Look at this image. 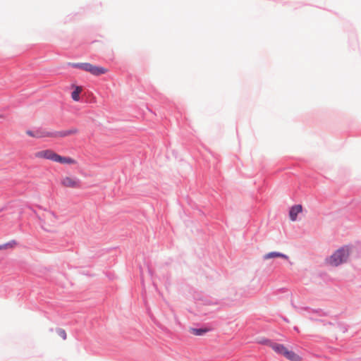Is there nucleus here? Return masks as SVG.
Masks as SVG:
<instances>
[{
  "label": "nucleus",
  "mask_w": 361,
  "mask_h": 361,
  "mask_svg": "<svg viewBox=\"0 0 361 361\" xmlns=\"http://www.w3.org/2000/svg\"><path fill=\"white\" fill-rule=\"evenodd\" d=\"M35 157L37 159L49 160L61 164L75 165L78 164L75 159L61 156L50 149L38 151L35 153Z\"/></svg>",
  "instance_id": "nucleus-1"
},
{
  "label": "nucleus",
  "mask_w": 361,
  "mask_h": 361,
  "mask_svg": "<svg viewBox=\"0 0 361 361\" xmlns=\"http://www.w3.org/2000/svg\"><path fill=\"white\" fill-rule=\"evenodd\" d=\"M269 346L278 355L284 357L289 361H302L300 355L293 350H289L286 346L281 343L275 342H269Z\"/></svg>",
  "instance_id": "nucleus-2"
},
{
  "label": "nucleus",
  "mask_w": 361,
  "mask_h": 361,
  "mask_svg": "<svg viewBox=\"0 0 361 361\" xmlns=\"http://www.w3.org/2000/svg\"><path fill=\"white\" fill-rule=\"evenodd\" d=\"M77 133V130H69L63 132H55L51 133L44 130H26V134L28 136L35 138H42V137H66Z\"/></svg>",
  "instance_id": "nucleus-3"
},
{
  "label": "nucleus",
  "mask_w": 361,
  "mask_h": 361,
  "mask_svg": "<svg viewBox=\"0 0 361 361\" xmlns=\"http://www.w3.org/2000/svg\"><path fill=\"white\" fill-rule=\"evenodd\" d=\"M41 228L47 232H52L56 227L57 216L51 212L44 213L39 218Z\"/></svg>",
  "instance_id": "nucleus-4"
},
{
  "label": "nucleus",
  "mask_w": 361,
  "mask_h": 361,
  "mask_svg": "<svg viewBox=\"0 0 361 361\" xmlns=\"http://www.w3.org/2000/svg\"><path fill=\"white\" fill-rule=\"evenodd\" d=\"M70 65L72 67L80 68L95 76H99L108 72L107 68L102 66H97L90 63H70Z\"/></svg>",
  "instance_id": "nucleus-5"
},
{
  "label": "nucleus",
  "mask_w": 361,
  "mask_h": 361,
  "mask_svg": "<svg viewBox=\"0 0 361 361\" xmlns=\"http://www.w3.org/2000/svg\"><path fill=\"white\" fill-rule=\"evenodd\" d=\"M60 185L64 188L78 189L81 187V182L74 176H65L60 180Z\"/></svg>",
  "instance_id": "nucleus-6"
},
{
  "label": "nucleus",
  "mask_w": 361,
  "mask_h": 361,
  "mask_svg": "<svg viewBox=\"0 0 361 361\" xmlns=\"http://www.w3.org/2000/svg\"><path fill=\"white\" fill-rule=\"evenodd\" d=\"M302 205H300V204H297V205L293 206L290 208V212H289L290 219L293 221H295L297 219L298 214L299 213H300L302 212Z\"/></svg>",
  "instance_id": "nucleus-7"
},
{
  "label": "nucleus",
  "mask_w": 361,
  "mask_h": 361,
  "mask_svg": "<svg viewBox=\"0 0 361 361\" xmlns=\"http://www.w3.org/2000/svg\"><path fill=\"white\" fill-rule=\"evenodd\" d=\"M350 253V247L349 246H343L340 249V263L345 262Z\"/></svg>",
  "instance_id": "nucleus-8"
},
{
  "label": "nucleus",
  "mask_w": 361,
  "mask_h": 361,
  "mask_svg": "<svg viewBox=\"0 0 361 361\" xmlns=\"http://www.w3.org/2000/svg\"><path fill=\"white\" fill-rule=\"evenodd\" d=\"M326 263L330 267H337L338 265V251H335L327 258Z\"/></svg>",
  "instance_id": "nucleus-9"
},
{
  "label": "nucleus",
  "mask_w": 361,
  "mask_h": 361,
  "mask_svg": "<svg viewBox=\"0 0 361 361\" xmlns=\"http://www.w3.org/2000/svg\"><path fill=\"white\" fill-rule=\"evenodd\" d=\"M212 329L211 327H204V328H190V332L195 336H202L204 334L210 331Z\"/></svg>",
  "instance_id": "nucleus-10"
},
{
  "label": "nucleus",
  "mask_w": 361,
  "mask_h": 361,
  "mask_svg": "<svg viewBox=\"0 0 361 361\" xmlns=\"http://www.w3.org/2000/svg\"><path fill=\"white\" fill-rule=\"evenodd\" d=\"M274 257H281L287 259L288 257L283 253L279 252H271L263 256L264 259H269Z\"/></svg>",
  "instance_id": "nucleus-11"
},
{
  "label": "nucleus",
  "mask_w": 361,
  "mask_h": 361,
  "mask_svg": "<svg viewBox=\"0 0 361 361\" xmlns=\"http://www.w3.org/2000/svg\"><path fill=\"white\" fill-rule=\"evenodd\" d=\"M18 245L17 242L12 240L6 243L0 245V250L13 249Z\"/></svg>",
  "instance_id": "nucleus-12"
},
{
  "label": "nucleus",
  "mask_w": 361,
  "mask_h": 361,
  "mask_svg": "<svg viewBox=\"0 0 361 361\" xmlns=\"http://www.w3.org/2000/svg\"><path fill=\"white\" fill-rule=\"evenodd\" d=\"M82 91V87L76 86L75 87V90L71 93L72 99L75 102L79 101L80 100V94L81 93Z\"/></svg>",
  "instance_id": "nucleus-13"
},
{
  "label": "nucleus",
  "mask_w": 361,
  "mask_h": 361,
  "mask_svg": "<svg viewBox=\"0 0 361 361\" xmlns=\"http://www.w3.org/2000/svg\"><path fill=\"white\" fill-rule=\"evenodd\" d=\"M59 335L63 338V339H66V332L63 330H60L59 331Z\"/></svg>",
  "instance_id": "nucleus-14"
},
{
  "label": "nucleus",
  "mask_w": 361,
  "mask_h": 361,
  "mask_svg": "<svg viewBox=\"0 0 361 361\" xmlns=\"http://www.w3.org/2000/svg\"><path fill=\"white\" fill-rule=\"evenodd\" d=\"M269 342H271V341H269V340H267V339H265V340H263V341H260L261 343L265 344V345H269Z\"/></svg>",
  "instance_id": "nucleus-15"
},
{
  "label": "nucleus",
  "mask_w": 361,
  "mask_h": 361,
  "mask_svg": "<svg viewBox=\"0 0 361 361\" xmlns=\"http://www.w3.org/2000/svg\"><path fill=\"white\" fill-rule=\"evenodd\" d=\"M284 321H285L286 322H287V323H288V322H288V320L286 318H285V319H284Z\"/></svg>",
  "instance_id": "nucleus-16"
},
{
  "label": "nucleus",
  "mask_w": 361,
  "mask_h": 361,
  "mask_svg": "<svg viewBox=\"0 0 361 361\" xmlns=\"http://www.w3.org/2000/svg\"><path fill=\"white\" fill-rule=\"evenodd\" d=\"M294 329H295V330H296L297 331H298V327H295Z\"/></svg>",
  "instance_id": "nucleus-17"
}]
</instances>
